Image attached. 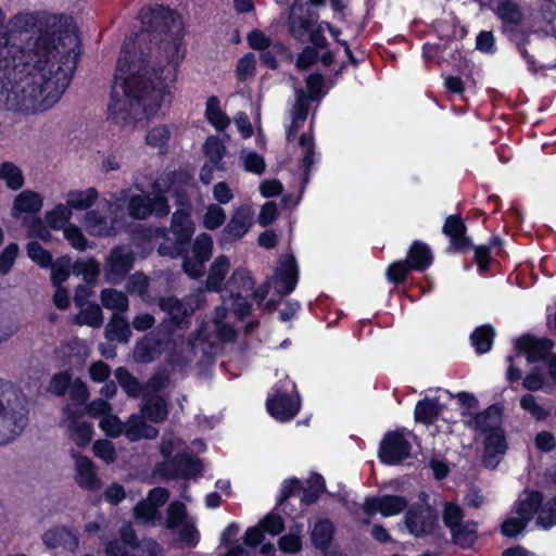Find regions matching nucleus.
<instances>
[{
	"instance_id": "f257e3e1",
	"label": "nucleus",
	"mask_w": 556,
	"mask_h": 556,
	"mask_svg": "<svg viewBox=\"0 0 556 556\" xmlns=\"http://www.w3.org/2000/svg\"><path fill=\"white\" fill-rule=\"evenodd\" d=\"M80 53L73 20L24 10L0 28V111L29 116L52 109L70 86Z\"/></svg>"
},
{
	"instance_id": "f03ea898",
	"label": "nucleus",
	"mask_w": 556,
	"mask_h": 556,
	"mask_svg": "<svg viewBox=\"0 0 556 556\" xmlns=\"http://www.w3.org/2000/svg\"><path fill=\"white\" fill-rule=\"evenodd\" d=\"M144 31L151 33L147 51L144 33L138 37L140 50L125 46L117 60L108 119L135 127L146 117L165 115L173 100L176 71L186 56L184 23L179 14L164 7L144 8L139 14Z\"/></svg>"
},
{
	"instance_id": "7ed1b4c3",
	"label": "nucleus",
	"mask_w": 556,
	"mask_h": 556,
	"mask_svg": "<svg viewBox=\"0 0 556 556\" xmlns=\"http://www.w3.org/2000/svg\"><path fill=\"white\" fill-rule=\"evenodd\" d=\"M253 280L244 267L233 270L223 289V306L215 309L213 319L204 324L190 339L189 345L192 351L198 349L206 353L205 344L212 346L216 341H232L236 338V330L230 325L226 309L232 308L238 318L247 316L250 312L248 299L253 294Z\"/></svg>"
},
{
	"instance_id": "20e7f679",
	"label": "nucleus",
	"mask_w": 556,
	"mask_h": 556,
	"mask_svg": "<svg viewBox=\"0 0 556 556\" xmlns=\"http://www.w3.org/2000/svg\"><path fill=\"white\" fill-rule=\"evenodd\" d=\"M173 186V177L169 174L157 177L152 184V195L129 194L123 190L117 201L128 202V213L136 219H147L150 216L163 217L169 214L170 207L166 198Z\"/></svg>"
},
{
	"instance_id": "39448f33",
	"label": "nucleus",
	"mask_w": 556,
	"mask_h": 556,
	"mask_svg": "<svg viewBox=\"0 0 556 556\" xmlns=\"http://www.w3.org/2000/svg\"><path fill=\"white\" fill-rule=\"evenodd\" d=\"M27 424L25 396L0 379V445L18 437Z\"/></svg>"
},
{
	"instance_id": "423d86ee",
	"label": "nucleus",
	"mask_w": 556,
	"mask_h": 556,
	"mask_svg": "<svg viewBox=\"0 0 556 556\" xmlns=\"http://www.w3.org/2000/svg\"><path fill=\"white\" fill-rule=\"evenodd\" d=\"M542 502V493L538 491H525L516 501L514 511L516 516L508 517L502 523V533L514 538L521 533L533 518Z\"/></svg>"
},
{
	"instance_id": "0eeeda50",
	"label": "nucleus",
	"mask_w": 556,
	"mask_h": 556,
	"mask_svg": "<svg viewBox=\"0 0 556 556\" xmlns=\"http://www.w3.org/2000/svg\"><path fill=\"white\" fill-rule=\"evenodd\" d=\"M184 443L172 433H165L161 442V453L176 467V473L185 477H195L202 470L200 460L181 453Z\"/></svg>"
},
{
	"instance_id": "6e6552de",
	"label": "nucleus",
	"mask_w": 556,
	"mask_h": 556,
	"mask_svg": "<svg viewBox=\"0 0 556 556\" xmlns=\"http://www.w3.org/2000/svg\"><path fill=\"white\" fill-rule=\"evenodd\" d=\"M294 384L286 381L280 389H276L274 394L268 396L266 406L268 413L279 421L292 419L300 408V400L294 392Z\"/></svg>"
},
{
	"instance_id": "1a4fd4ad",
	"label": "nucleus",
	"mask_w": 556,
	"mask_h": 556,
	"mask_svg": "<svg viewBox=\"0 0 556 556\" xmlns=\"http://www.w3.org/2000/svg\"><path fill=\"white\" fill-rule=\"evenodd\" d=\"M167 379L162 375L153 376L143 389L144 402L140 413L152 422H163L168 416V403L159 394H152L163 389Z\"/></svg>"
},
{
	"instance_id": "9d476101",
	"label": "nucleus",
	"mask_w": 556,
	"mask_h": 556,
	"mask_svg": "<svg viewBox=\"0 0 556 556\" xmlns=\"http://www.w3.org/2000/svg\"><path fill=\"white\" fill-rule=\"evenodd\" d=\"M412 433L408 431H392L384 435L380 443L379 457L387 465H395L406 459L410 454Z\"/></svg>"
},
{
	"instance_id": "9b49d317",
	"label": "nucleus",
	"mask_w": 556,
	"mask_h": 556,
	"mask_svg": "<svg viewBox=\"0 0 556 556\" xmlns=\"http://www.w3.org/2000/svg\"><path fill=\"white\" fill-rule=\"evenodd\" d=\"M169 493L164 488L152 489L147 498L140 501L134 507V517L137 522L149 526H156L161 521L159 508L166 503Z\"/></svg>"
},
{
	"instance_id": "f8f14e48",
	"label": "nucleus",
	"mask_w": 556,
	"mask_h": 556,
	"mask_svg": "<svg viewBox=\"0 0 556 556\" xmlns=\"http://www.w3.org/2000/svg\"><path fill=\"white\" fill-rule=\"evenodd\" d=\"M253 218L254 210L250 203L237 206L222 231L219 243L224 244L243 238L250 231Z\"/></svg>"
},
{
	"instance_id": "ddd939ff",
	"label": "nucleus",
	"mask_w": 556,
	"mask_h": 556,
	"mask_svg": "<svg viewBox=\"0 0 556 556\" xmlns=\"http://www.w3.org/2000/svg\"><path fill=\"white\" fill-rule=\"evenodd\" d=\"M203 292H197L187 296L184 301L169 296L160 300V307L167 312L170 320L178 327L187 325L186 319L201 306Z\"/></svg>"
},
{
	"instance_id": "4468645a",
	"label": "nucleus",
	"mask_w": 556,
	"mask_h": 556,
	"mask_svg": "<svg viewBox=\"0 0 556 556\" xmlns=\"http://www.w3.org/2000/svg\"><path fill=\"white\" fill-rule=\"evenodd\" d=\"M427 495L421 494V503L413 505L406 513L405 525L409 533L419 536L432 531L437 516L431 506L426 503Z\"/></svg>"
},
{
	"instance_id": "2eb2a0df",
	"label": "nucleus",
	"mask_w": 556,
	"mask_h": 556,
	"mask_svg": "<svg viewBox=\"0 0 556 556\" xmlns=\"http://www.w3.org/2000/svg\"><path fill=\"white\" fill-rule=\"evenodd\" d=\"M275 291L281 295L294 290L298 283V266L292 255H283L270 280Z\"/></svg>"
},
{
	"instance_id": "dca6fc26",
	"label": "nucleus",
	"mask_w": 556,
	"mask_h": 556,
	"mask_svg": "<svg viewBox=\"0 0 556 556\" xmlns=\"http://www.w3.org/2000/svg\"><path fill=\"white\" fill-rule=\"evenodd\" d=\"M134 263L132 252L125 247H117L112 250L108 261L105 277L109 282H117L126 273H128Z\"/></svg>"
},
{
	"instance_id": "f3484780",
	"label": "nucleus",
	"mask_w": 556,
	"mask_h": 556,
	"mask_svg": "<svg viewBox=\"0 0 556 556\" xmlns=\"http://www.w3.org/2000/svg\"><path fill=\"white\" fill-rule=\"evenodd\" d=\"M515 349L518 354L526 355L529 363L543 359L553 349L552 341L523 336L515 340Z\"/></svg>"
},
{
	"instance_id": "a211bd4d",
	"label": "nucleus",
	"mask_w": 556,
	"mask_h": 556,
	"mask_svg": "<svg viewBox=\"0 0 556 556\" xmlns=\"http://www.w3.org/2000/svg\"><path fill=\"white\" fill-rule=\"evenodd\" d=\"M407 505L404 497L394 495H384L380 497H369L365 501L363 508L368 515L380 513L384 517L400 514Z\"/></svg>"
},
{
	"instance_id": "6ab92c4d",
	"label": "nucleus",
	"mask_w": 556,
	"mask_h": 556,
	"mask_svg": "<svg viewBox=\"0 0 556 556\" xmlns=\"http://www.w3.org/2000/svg\"><path fill=\"white\" fill-rule=\"evenodd\" d=\"M317 17L306 12L302 5L293 4L290 9L288 29L298 41H306L307 34Z\"/></svg>"
},
{
	"instance_id": "aec40b11",
	"label": "nucleus",
	"mask_w": 556,
	"mask_h": 556,
	"mask_svg": "<svg viewBox=\"0 0 556 556\" xmlns=\"http://www.w3.org/2000/svg\"><path fill=\"white\" fill-rule=\"evenodd\" d=\"M65 414L64 425L70 439L78 447H86L93 437L91 424L75 416L70 408H66Z\"/></svg>"
},
{
	"instance_id": "412c9836",
	"label": "nucleus",
	"mask_w": 556,
	"mask_h": 556,
	"mask_svg": "<svg viewBox=\"0 0 556 556\" xmlns=\"http://www.w3.org/2000/svg\"><path fill=\"white\" fill-rule=\"evenodd\" d=\"M463 416L466 427L485 435L497 429L501 422L500 410L494 406H491L484 412L476 415H466L463 413Z\"/></svg>"
},
{
	"instance_id": "4be33fe9",
	"label": "nucleus",
	"mask_w": 556,
	"mask_h": 556,
	"mask_svg": "<svg viewBox=\"0 0 556 556\" xmlns=\"http://www.w3.org/2000/svg\"><path fill=\"white\" fill-rule=\"evenodd\" d=\"M75 465V481L87 490L100 488V480L97 477L92 462L77 452L71 453Z\"/></svg>"
},
{
	"instance_id": "5701e85b",
	"label": "nucleus",
	"mask_w": 556,
	"mask_h": 556,
	"mask_svg": "<svg viewBox=\"0 0 556 556\" xmlns=\"http://www.w3.org/2000/svg\"><path fill=\"white\" fill-rule=\"evenodd\" d=\"M146 417L140 414H132L125 422V437L130 442L142 439L153 440L159 435V430L146 422Z\"/></svg>"
},
{
	"instance_id": "b1692460",
	"label": "nucleus",
	"mask_w": 556,
	"mask_h": 556,
	"mask_svg": "<svg viewBox=\"0 0 556 556\" xmlns=\"http://www.w3.org/2000/svg\"><path fill=\"white\" fill-rule=\"evenodd\" d=\"M506 441L503 430L498 427L485 438L483 464L485 467L495 468L500 462L498 457L506 452Z\"/></svg>"
},
{
	"instance_id": "393cba45",
	"label": "nucleus",
	"mask_w": 556,
	"mask_h": 556,
	"mask_svg": "<svg viewBox=\"0 0 556 556\" xmlns=\"http://www.w3.org/2000/svg\"><path fill=\"white\" fill-rule=\"evenodd\" d=\"M163 352V343L154 333L144 336L137 342L134 350V358L139 363H150Z\"/></svg>"
},
{
	"instance_id": "a878e982",
	"label": "nucleus",
	"mask_w": 556,
	"mask_h": 556,
	"mask_svg": "<svg viewBox=\"0 0 556 556\" xmlns=\"http://www.w3.org/2000/svg\"><path fill=\"white\" fill-rule=\"evenodd\" d=\"M43 200L41 195L31 190L22 191L13 201L12 216L22 217L24 214H35L42 207Z\"/></svg>"
},
{
	"instance_id": "bb28decb",
	"label": "nucleus",
	"mask_w": 556,
	"mask_h": 556,
	"mask_svg": "<svg viewBox=\"0 0 556 556\" xmlns=\"http://www.w3.org/2000/svg\"><path fill=\"white\" fill-rule=\"evenodd\" d=\"M42 541L49 548L63 547L68 551H75L78 547L77 536L63 527L52 528L45 532Z\"/></svg>"
},
{
	"instance_id": "cd10ccee",
	"label": "nucleus",
	"mask_w": 556,
	"mask_h": 556,
	"mask_svg": "<svg viewBox=\"0 0 556 556\" xmlns=\"http://www.w3.org/2000/svg\"><path fill=\"white\" fill-rule=\"evenodd\" d=\"M84 226L91 236L108 237L112 236L116 228L117 222L108 220L102 217L98 212L90 211L84 217Z\"/></svg>"
},
{
	"instance_id": "c85d7f7f",
	"label": "nucleus",
	"mask_w": 556,
	"mask_h": 556,
	"mask_svg": "<svg viewBox=\"0 0 556 556\" xmlns=\"http://www.w3.org/2000/svg\"><path fill=\"white\" fill-rule=\"evenodd\" d=\"M466 227L463 219L457 215H450L443 226V232L451 240V245L455 250H462L469 245V240L465 236Z\"/></svg>"
},
{
	"instance_id": "c756f323",
	"label": "nucleus",
	"mask_w": 556,
	"mask_h": 556,
	"mask_svg": "<svg viewBox=\"0 0 556 556\" xmlns=\"http://www.w3.org/2000/svg\"><path fill=\"white\" fill-rule=\"evenodd\" d=\"M229 269V257L226 255L217 256L210 266L206 277V289L211 291H223L222 286Z\"/></svg>"
},
{
	"instance_id": "7c9ffc66",
	"label": "nucleus",
	"mask_w": 556,
	"mask_h": 556,
	"mask_svg": "<svg viewBox=\"0 0 556 556\" xmlns=\"http://www.w3.org/2000/svg\"><path fill=\"white\" fill-rule=\"evenodd\" d=\"M170 227L179 243L187 242L194 232V224L185 210H177L173 214Z\"/></svg>"
},
{
	"instance_id": "2f4dec72",
	"label": "nucleus",
	"mask_w": 556,
	"mask_h": 556,
	"mask_svg": "<svg viewBox=\"0 0 556 556\" xmlns=\"http://www.w3.org/2000/svg\"><path fill=\"white\" fill-rule=\"evenodd\" d=\"M60 353L67 358L66 364L73 366L83 365L90 354L87 344L79 339H73L65 343Z\"/></svg>"
},
{
	"instance_id": "473e14b6",
	"label": "nucleus",
	"mask_w": 556,
	"mask_h": 556,
	"mask_svg": "<svg viewBox=\"0 0 556 556\" xmlns=\"http://www.w3.org/2000/svg\"><path fill=\"white\" fill-rule=\"evenodd\" d=\"M308 114V101L303 90L296 91V101L292 110V123L288 129L287 138L290 141L292 136L295 135L298 129L307 118Z\"/></svg>"
},
{
	"instance_id": "72a5a7b5",
	"label": "nucleus",
	"mask_w": 556,
	"mask_h": 556,
	"mask_svg": "<svg viewBox=\"0 0 556 556\" xmlns=\"http://www.w3.org/2000/svg\"><path fill=\"white\" fill-rule=\"evenodd\" d=\"M130 336L127 319L115 313L105 327V338L109 341L128 342Z\"/></svg>"
},
{
	"instance_id": "f704fd0d",
	"label": "nucleus",
	"mask_w": 556,
	"mask_h": 556,
	"mask_svg": "<svg viewBox=\"0 0 556 556\" xmlns=\"http://www.w3.org/2000/svg\"><path fill=\"white\" fill-rule=\"evenodd\" d=\"M205 117L218 131L225 130L230 125V118L222 111L216 97H210L206 101Z\"/></svg>"
},
{
	"instance_id": "c9c22d12",
	"label": "nucleus",
	"mask_w": 556,
	"mask_h": 556,
	"mask_svg": "<svg viewBox=\"0 0 556 556\" xmlns=\"http://www.w3.org/2000/svg\"><path fill=\"white\" fill-rule=\"evenodd\" d=\"M407 262L413 269H425L432 263V253L428 245L415 241L407 255Z\"/></svg>"
},
{
	"instance_id": "e433bc0d",
	"label": "nucleus",
	"mask_w": 556,
	"mask_h": 556,
	"mask_svg": "<svg viewBox=\"0 0 556 556\" xmlns=\"http://www.w3.org/2000/svg\"><path fill=\"white\" fill-rule=\"evenodd\" d=\"M172 138V127L169 125L161 124L152 127L146 135V143L160 152L167 149L168 142Z\"/></svg>"
},
{
	"instance_id": "4c0bfd02",
	"label": "nucleus",
	"mask_w": 556,
	"mask_h": 556,
	"mask_svg": "<svg viewBox=\"0 0 556 556\" xmlns=\"http://www.w3.org/2000/svg\"><path fill=\"white\" fill-rule=\"evenodd\" d=\"M77 305L80 307L79 313L75 317V321L78 325H87L92 328L101 327L103 323V316L101 307L97 304L83 305L76 300Z\"/></svg>"
},
{
	"instance_id": "58836bf2",
	"label": "nucleus",
	"mask_w": 556,
	"mask_h": 556,
	"mask_svg": "<svg viewBox=\"0 0 556 556\" xmlns=\"http://www.w3.org/2000/svg\"><path fill=\"white\" fill-rule=\"evenodd\" d=\"M98 198V192L94 188L86 190H73L67 193L66 204L73 210H87Z\"/></svg>"
},
{
	"instance_id": "ea45409f",
	"label": "nucleus",
	"mask_w": 556,
	"mask_h": 556,
	"mask_svg": "<svg viewBox=\"0 0 556 556\" xmlns=\"http://www.w3.org/2000/svg\"><path fill=\"white\" fill-rule=\"evenodd\" d=\"M442 410V405L435 399L419 401L415 407V419L418 422L431 424Z\"/></svg>"
},
{
	"instance_id": "a19ab883",
	"label": "nucleus",
	"mask_w": 556,
	"mask_h": 556,
	"mask_svg": "<svg viewBox=\"0 0 556 556\" xmlns=\"http://www.w3.org/2000/svg\"><path fill=\"white\" fill-rule=\"evenodd\" d=\"M494 329L489 325L478 327L470 336V341L476 352L486 353L491 350L494 340Z\"/></svg>"
},
{
	"instance_id": "79ce46f5",
	"label": "nucleus",
	"mask_w": 556,
	"mask_h": 556,
	"mask_svg": "<svg viewBox=\"0 0 556 556\" xmlns=\"http://www.w3.org/2000/svg\"><path fill=\"white\" fill-rule=\"evenodd\" d=\"M496 15L503 21L506 25L516 26L522 20V13L515 2L511 0H500L496 9Z\"/></svg>"
},
{
	"instance_id": "37998d69",
	"label": "nucleus",
	"mask_w": 556,
	"mask_h": 556,
	"mask_svg": "<svg viewBox=\"0 0 556 556\" xmlns=\"http://www.w3.org/2000/svg\"><path fill=\"white\" fill-rule=\"evenodd\" d=\"M538 527L548 530L556 525V496L541 504L535 511Z\"/></svg>"
},
{
	"instance_id": "c03bdc74",
	"label": "nucleus",
	"mask_w": 556,
	"mask_h": 556,
	"mask_svg": "<svg viewBox=\"0 0 556 556\" xmlns=\"http://www.w3.org/2000/svg\"><path fill=\"white\" fill-rule=\"evenodd\" d=\"M72 210L67 204H58L53 210L46 212L45 220L53 229H64L70 224Z\"/></svg>"
},
{
	"instance_id": "a18cd8bd",
	"label": "nucleus",
	"mask_w": 556,
	"mask_h": 556,
	"mask_svg": "<svg viewBox=\"0 0 556 556\" xmlns=\"http://www.w3.org/2000/svg\"><path fill=\"white\" fill-rule=\"evenodd\" d=\"M100 299L102 305L109 309L124 312L128 308V299L122 291L104 289L101 292Z\"/></svg>"
},
{
	"instance_id": "49530a36",
	"label": "nucleus",
	"mask_w": 556,
	"mask_h": 556,
	"mask_svg": "<svg viewBox=\"0 0 556 556\" xmlns=\"http://www.w3.org/2000/svg\"><path fill=\"white\" fill-rule=\"evenodd\" d=\"M0 178L12 190H18L24 185V176L22 170L11 162H4L0 165Z\"/></svg>"
},
{
	"instance_id": "de8ad7c7",
	"label": "nucleus",
	"mask_w": 556,
	"mask_h": 556,
	"mask_svg": "<svg viewBox=\"0 0 556 556\" xmlns=\"http://www.w3.org/2000/svg\"><path fill=\"white\" fill-rule=\"evenodd\" d=\"M226 220V212L218 204H208L202 216V224L208 230L222 227Z\"/></svg>"
},
{
	"instance_id": "09e8293b",
	"label": "nucleus",
	"mask_w": 556,
	"mask_h": 556,
	"mask_svg": "<svg viewBox=\"0 0 556 556\" xmlns=\"http://www.w3.org/2000/svg\"><path fill=\"white\" fill-rule=\"evenodd\" d=\"M303 528L299 525L292 527L290 531L279 539L278 545L283 553H296L302 547Z\"/></svg>"
},
{
	"instance_id": "8fccbe9b",
	"label": "nucleus",
	"mask_w": 556,
	"mask_h": 556,
	"mask_svg": "<svg viewBox=\"0 0 556 556\" xmlns=\"http://www.w3.org/2000/svg\"><path fill=\"white\" fill-rule=\"evenodd\" d=\"M190 518L187 517V508L180 502H172L166 509L165 527L167 529H177L181 523Z\"/></svg>"
},
{
	"instance_id": "3c124183",
	"label": "nucleus",
	"mask_w": 556,
	"mask_h": 556,
	"mask_svg": "<svg viewBox=\"0 0 556 556\" xmlns=\"http://www.w3.org/2000/svg\"><path fill=\"white\" fill-rule=\"evenodd\" d=\"M241 165L247 172L255 175L264 173L266 164L262 155L251 150H242L239 155Z\"/></svg>"
},
{
	"instance_id": "603ef678",
	"label": "nucleus",
	"mask_w": 556,
	"mask_h": 556,
	"mask_svg": "<svg viewBox=\"0 0 556 556\" xmlns=\"http://www.w3.org/2000/svg\"><path fill=\"white\" fill-rule=\"evenodd\" d=\"M476 529L475 522H464L454 530H451L453 540L462 547H470L476 541Z\"/></svg>"
},
{
	"instance_id": "864d4df0",
	"label": "nucleus",
	"mask_w": 556,
	"mask_h": 556,
	"mask_svg": "<svg viewBox=\"0 0 556 556\" xmlns=\"http://www.w3.org/2000/svg\"><path fill=\"white\" fill-rule=\"evenodd\" d=\"M333 534V527L328 520H318L312 531L313 543L319 548H326Z\"/></svg>"
},
{
	"instance_id": "5fc2aeb1",
	"label": "nucleus",
	"mask_w": 556,
	"mask_h": 556,
	"mask_svg": "<svg viewBox=\"0 0 556 556\" xmlns=\"http://www.w3.org/2000/svg\"><path fill=\"white\" fill-rule=\"evenodd\" d=\"M204 152L216 168L224 169L220 161L225 155L226 148L219 138L214 136L208 137L204 142Z\"/></svg>"
},
{
	"instance_id": "6e6d98bb",
	"label": "nucleus",
	"mask_w": 556,
	"mask_h": 556,
	"mask_svg": "<svg viewBox=\"0 0 556 556\" xmlns=\"http://www.w3.org/2000/svg\"><path fill=\"white\" fill-rule=\"evenodd\" d=\"M73 273L83 276L86 282H93L100 274V265L94 258L76 261L73 265Z\"/></svg>"
},
{
	"instance_id": "4d7b16f0",
	"label": "nucleus",
	"mask_w": 556,
	"mask_h": 556,
	"mask_svg": "<svg viewBox=\"0 0 556 556\" xmlns=\"http://www.w3.org/2000/svg\"><path fill=\"white\" fill-rule=\"evenodd\" d=\"M520 406L536 421H543L549 416V410L543 407L532 394H525L520 399Z\"/></svg>"
},
{
	"instance_id": "13d9d810",
	"label": "nucleus",
	"mask_w": 556,
	"mask_h": 556,
	"mask_svg": "<svg viewBox=\"0 0 556 556\" xmlns=\"http://www.w3.org/2000/svg\"><path fill=\"white\" fill-rule=\"evenodd\" d=\"M63 235L72 248L77 251H85L88 248H92V244H89L80 228L74 224H67L63 229Z\"/></svg>"
},
{
	"instance_id": "bf43d9fd",
	"label": "nucleus",
	"mask_w": 556,
	"mask_h": 556,
	"mask_svg": "<svg viewBox=\"0 0 556 556\" xmlns=\"http://www.w3.org/2000/svg\"><path fill=\"white\" fill-rule=\"evenodd\" d=\"M115 378L128 395L137 397L141 394L142 389L140 383L125 368H117Z\"/></svg>"
},
{
	"instance_id": "052dcab7",
	"label": "nucleus",
	"mask_w": 556,
	"mask_h": 556,
	"mask_svg": "<svg viewBox=\"0 0 556 556\" xmlns=\"http://www.w3.org/2000/svg\"><path fill=\"white\" fill-rule=\"evenodd\" d=\"M178 540L187 546H195L200 541V532L195 527V520L190 518L178 528Z\"/></svg>"
},
{
	"instance_id": "680f3d73",
	"label": "nucleus",
	"mask_w": 556,
	"mask_h": 556,
	"mask_svg": "<svg viewBox=\"0 0 556 556\" xmlns=\"http://www.w3.org/2000/svg\"><path fill=\"white\" fill-rule=\"evenodd\" d=\"M99 427L108 437L117 438L121 434L125 435V424L111 413L101 418Z\"/></svg>"
},
{
	"instance_id": "e2e57ef3",
	"label": "nucleus",
	"mask_w": 556,
	"mask_h": 556,
	"mask_svg": "<svg viewBox=\"0 0 556 556\" xmlns=\"http://www.w3.org/2000/svg\"><path fill=\"white\" fill-rule=\"evenodd\" d=\"M212 253H213L212 237L206 232L200 233L193 242L192 255L194 257H200L202 260L207 261L212 256Z\"/></svg>"
},
{
	"instance_id": "0e129e2a",
	"label": "nucleus",
	"mask_w": 556,
	"mask_h": 556,
	"mask_svg": "<svg viewBox=\"0 0 556 556\" xmlns=\"http://www.w3.org/2000/svg\"><path fill=\"white\" fill-rule=\"evenodd\" d=\"M325 482L320 475H312L307 480V486L304 490L302 501L306 504L314 503L324 492Z\"/></svg>"
},
{
	"instance_id": "69168bd1",
	"label": "nucleus",
	"mask_w": 556,
	"mask_h": 556,
	"mask_svg": "<svg viewBox=\"0 0 556 556\" xmlns=\"http://www.w3.org/2000/svg\"><path fill=\"white\" fill-rule=\"evenodd\" d=\"M27 255L41 267L47 268L52 264L51 254L36 241H31L27 244Z\"/></svg>"
},
{
	"instance_id": "338daca9",
	"label": "nucleus",
	"mask_w": 556,
	"mask_h": 556,
	"mask_svg": "<svg viewBox=\"0 0 556 556\" xmlns=\"http://www.w3.org/2000/svg\"><path fill=\"white\" fill-rule=\"evenodd\" d=\"M464 514L462 508L453 503H446L443 510V521L450 530H454L463 522Z\"/></svg>"
},
{
	"instance_id": "774afa93",
	"label": "nucleus",
	"mask_w": 556,
	"mask_h": 556,
	"mask_svg": "<svg viewBox=\"0 0 556 556\" xmlns=\"http://www.w3.org/2000/svg\"><path fill=\"white\" fill-rule=\"evenodd\" d=\"M148 278L141 274H134L127 281L126 289L129 293H135L139 295L142 300L148 301L149 296L147 295L148 288Z\"/></svg>"
}]
</instances>
